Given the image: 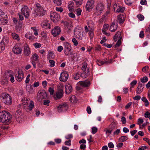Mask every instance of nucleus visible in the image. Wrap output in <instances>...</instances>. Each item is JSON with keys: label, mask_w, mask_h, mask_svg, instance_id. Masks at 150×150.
Masks as SVG:
<instances>
[{"label": "nucleus", "mask_w": 150, "mask_h": 150, "mask_svg": "<svg viewBox=\"0 0 150 150\" xmlns=\"http://www.w3.org/2000/svg\"><path fill=\"white\" fill-rule=\"evenodd\" d=\"M50 18L54 23H56L60 20L59 15L56 12L52 13L50 14Z\"/></svg>", "instance_id": "obj_6"}, {"label": "nucleus", "mask_w": 150, "mask_h": 150, "mask_svg": "<svg viewBox=\"0 0 150 150\" xmlns=\"http://www.w3.org/2000/svg\"><path fill=\"white\" fill-rule=\"evenodd\" d=\"M66 93L68 94H70L72 91V88L71 85L69 84L66 85L65 86Z\"/></svg>", "instance_id": "obj_20"}, {"label": "nucleus", "mask_w": 150, "mask_h": 150, "mask_svg": "<svg viewBox=\"0 0 150 150\" xmlns=\"http://www.w3.org/2000/svg\"><path fill=\"white\" fill-rule=\"evenodd\" d=\"M82 11L81 10L80 8L77 9L76 10V14L78 16L80 15Z\"/></svg>", "instance_id": "obj_54"}, {"label": "nucleus", "mask_w": 150, "mask_h": 150, "mask_svg": "<svg viewBox=\"0 0 150 150\" xmlns=\"http://www.w3.org/2000/svg\"><path fill=\"white\" fill-rule=\"evenodd\" d=\"M74 35H76V38L79 40H82L83 37V35L81 32L76 31H74Z\"/></svg>", "instance_id": "obj_28"}, {"label": "nucleus", "mask_w": 150, "mask_h": 150, "mask_svg": "<svg viewBox=\"0 0 150 150\" xmlns=\"http://www.w3.org/2000/svg\"><path fill=\"white\" fill-rule=\"evenodd\" d=\"M22 49L18 47H14L13 49V52L15 54H18L21 53Z\"/></svg>", "instance_id": "obj_24"}, {"label": "nucleus", "mask_w": 150, "mask_h": 150, "mask_svg": "<svg viewBox=\"0 0 150 150\" xmlns=\"http://www.w3.org/2000/svg\"><path fill=\"white\" fill-rule=\"evenodd\" d=\"M92 133L93 134H95L98 130L97 128L95 127H93L92 128Z\"/></svg>", "instance_id": "obj_48"}, {"label": "nucleus", "mask_w": 150, "mask_h": 150, "mask_svg": "<svg viewBox=\"0 0 150 150\" xmlns=\"http://www.w3.org/2000/svg\"><path fill=\"white\" fill-rule=\"evenodd\" d=\"M1 97L2 99V101L6 105H10L12 104V98L9 94L6 93H3L1 94Z\"/></svg>", "instance_id": "obj_2"}, {"label": "nucleus", "mask_w": 150, "mask_h": 150, "mask_svg": "<svg viewBox=\"0 0 150 150\" xmlns=\"http://www.w3.org/2000/svg\"><path fill=\"white\" fill-rule=\"evenodd\" d=\"M62 23H63L65 28H67L69 30L71 28V25L67 22L62 21Z\"/></svg>", "instance_id": "obj_27"}, {"label": "nucleus", "mask_w": 150, "mask_h": 150, "mask_svg": "<svg viewBox=\"0 0 150 150\" xmlns=\"http://www.w3.org/2000/svg\"><path fill=\"white\" fill-rule=\"evenodd\" d=\"M142 101L144 102L145 105L146 106H148L149 104V103L145 97H143L142 98Z\"/></svg>", "instance_id": "obj_33"}, {"label": "nucleus", "mask_w": 150, "mask_h": 150, "mask_svg": "<svg viewBox=\"0 0 150 150\" xmlns=\"http://www.w3.org/2000/svg\"><path fill=\"white\" fill-rule=\"evenodd\" d=\"M87 66V63H85L82 66V70L83 71H84L85 70H86V68Z\"/></svg>", "instance_id": "obj_46"}, {"label": "nucleus", "mask_w": 150, "mask_h": 150, "mask_svg": "<svg viewBox=\"0 0 150 150\" xmlns=\"http://www.w3.org/2000/svg\"><path fill=\"white\" fill-rule=\"evenodd\" d=\"M6 113V112L5 111H3L0 112V122H2L4 123L6 115L5 113Z\"/></svg>", "instance_id": "obj_23"}, {"label": "nucleus", "mask_w": 150, "mask_h": 150, "mask_svg": "<svg viewBox=\"0 0 150 150\" xmlns=\"http://www.w3.org/2000/svg\"><path fill=\"white\" fill-rule=\"evenodd\" d=\"M125 10V8L123 7H122L120 6H119L118 8H117V9L116 11L118 13L122 12L124 11Z\"/></svg>", "instance_id": "obj_37"}, {"label": "nucleus", "mask_w": 150, "mask_h": 150, "mask_svg": "<svg viewBox=\"0 0 150 150\" xmlns=\"http://www.w3.org/2000/svg\"><path fill=\"white\" fill-rule=\"evenodd\" d=\"M121 121L123 124H125L126 123V119L124 117H122Z\"/></svg>", "instance_id": "obj_60"}, {"label": "nucleus", "mask_w": 150, "mask_h": 150, "mask_svg": "<svg viewBox=\"0 0 150 150\" xmlns=\"http://www.w3.org/2000/svg\"><path fill=\"white\" fill-rule=\"evenodd\" d=\"M1 51L4 50L5 49L4 45V44L2 41H1L0 44V50Z\"/></svg>", "instance_id": "obj_45"}, {"label": "nucleus", "mask_w": 150, "mask_h": 150, "mask_svg": "<svg viewBox=\"0 0 150 150\" xmlns=\"http://www.w3.org/2000/svg\"><path fill=\"white\" fill-rule=\"evenodd\" d=\"M117 123L113 121L109 126L106 131V134H111L116 128Z\"/></svg>", "instance_id": "obj_7"}, {"label": "nucleus", "mask_w": 150, "mask_h": 150, "mask_svg": "<svg viewBox=\"0 0 150 150\" xmlns=\"http://www.w3.org/2000/svg\"><path fill=\"white\" fill-rule=\"evenodd\" d=\"M90 68L88 67L87 69L86 70H85L83 71V73H84V74L87 75V76L89 74L90 72Z\"/></svg>", "instance_id": "obj_43"}, {"label": "nucleus", "mask_w": 150, "mask_h": 150, "mask_svg": "<svg viewBox=\"0 0 150 150\" xmlns=\"http://www.w3.org/2000/svg\"><path fill=\"white\" fill-rule=\"evenodd\" d=\"M149 67L148 66H146L144 67L142 69V71L144 73H146L149 70Z\"/></svg>", "instance_id": "obj_44"}, {"label": "nucleus", "mask_w": 150, "mask_h": 150, "mask_svg": "<svg viewBox=\"0 0 150 150\" xmlns=\"http://www.w3.org/2000/svg\"><path fill=\"white\" fill-rule=\"evenodd\" d=\"M148 80V78L146 76H144L141 79V81L143 83L147 82Z\"/></svg>", "instance_id": "obj_42"}, {"label": "nucleus", "mask_w": 150, "mask_h": 150, "mask_svg": "<svg viewBox=\"0 0 150 150\" xmlns=\"http://www.w3.org/2000/svg\"><path fill=\"white\" fill-rule=\"evenodd\" d=\"M12 37L13 39L17 40L18 41L20 39L19 36L18 35L16 34L15 33H12Z\"/></svg>", "instance_id": "obj_35"}, {"label": "nucleus", "mask_w": 150, "mask_h": 150, "mask_svg": "<svg viewBox=\"0 0 150 150\" xmlns=\"http://www.w3.org/2000/svg\"><path fill=\"white\" fill-rule=\"evenodd\" d=\"M128 139V137L126 136H122L119 139L120 142H122L126 141Z\"/></svg>", "instance_id": "obj_34"}, {"label": "nucleus", "mask_w": 150, "mask_h": 150, "mask_svg": "<svg viewBox=\"0 0 150 150\" xmlns=\"http://www.w3.org/2000/svg\"><path fill=\"white\" fill-rule=\"evenodd\" d=\"M50 102V101L49 100H44L43 104L45 105L48 106L49 105Z\"/></svg>", "instance_id": "obj_53"}, {"label": "nucleus", "mask_w": 150, "mask_h": 150, "mask_svg": "<svg viewBox=\"0 0 150 150\" xmlns=\"http://www.w3.org/2000/svg\"><path fill=\"white\" fill-rule=\"evenodd\" d=\"M81 76L80 74L79 73H77L75 75L74 77V78L76 80H78L79 78Z\"/></svg>", "instance_id": "obj_51"}, {"label": "nucleus", "mask_w": 150, "mask_h": 150, "mask_svg": "<svg viewBox=\"0 0 150 150\" xmlns=\"http://www.w3.org/2000/svg\"><path fill=\"white\" fill-rule=\"evenodd\" d=\"M5 114L4 123L8 125L10 122V121L11 118L12 116L9 112H6Z\"/></svg>", "instance_id": "obj_18"}, {"label": "nucleus", "mask_w": 150, "mask_h": 150, "mask_svg": "<svg viewBox=\"0 0 150 150\" xmlns=\"http://www.w3.org/2000/svg\"><path fill=\"white\" fill-rule=\"evenodd\" d=\"M34 45L35 48H38L40 47L41 46V45L40 43H36L34 44Z\"/></svg>", "instance_id": "obj_59"}, {"label": "nucleus", "mask_w": 150, "mask_h": 150, "mask_svg": "<svg viewBox=\"0 0 150 150\" xmlns=\"http://www.w3.org/2000/svg\"><path fill=\"white\" fill-rule=\"evenodd\" d=\"M15 76L16 80L19 82L21 81L24 78V74L21 71H18V73L16 74Z\"/></svg>", "instance_id": "obj_15"}, {"label": "nucleus", "mask_w": 150, "mask_h": 150, "mask_svg": "<svg viewBox=\"0 0 150 150\" xmlns=\"http://www.w3.org/2000/svg\"><path fill=\"white\" fill-rule=\"evenodd\" d=\"M24 54L25 56H28L30 53V48L27 43H25L24 46Z\"/></svg>", "instance_id": "obj_17"}, {"label": "nucleus", "mask_w": 150, "mask_h": 150, "mask_svg": "<svg viewBox=\"0 0 150 150\" xmlns=\"http://www.w3.org/2000/svg\"><path fill=\"white\" fill-rule=\"evenodd\" d=\"M137 81L136 80H134L132 81L130 83L131 86V87H134V86H135L137 83Z\"/></svg>", "instance_id": "obj_52"}, {"label": "nucleus", "mask_w": 150, "mask_h": 150, "mask_svg": "<svg viewBox=\"0 0 150 150\" xmlns=\"http://www.w3.org/2000/svg\"><path fill=\"white\" fill-rule=\"evenodd\" d=\"M34 107V103L33 101H31L30 103V104L28 106V110L30 111Z\"/></svg>", "instance_id": "obj_30"}, {"label": "nucleus", "mask_w": 150, "mask_h": 150, "mask_svg": "<svg viewBox=\"0 0 150 150\" xmlns=\"http://www.w3.org/2000/svg\"><path fill=\"white\" fill-rule=\"evenodd\" d=\"M82 4V2L81 1H76V5L78 6L79 7L80 5Z\"/></svg>", "instance_id": "obj_58"}, {"label": "nucleus", "mask_w": 150, "mask_h": 150, "mask_svg": "<svg viewBox=\"0 0 150 150\" xmlns=\"http://www.w3.org/2000/svg\"><path fill=\"white\" fill-rule=\"evenodd\" d=\"M47 97V94L45 90H42L37 96V99L40 100L42 99H46Z\"/></svg>", "instance_id": "obj_12"}, {"label": "nucleus", "mask_w": 150, "mask_h": 150, "mask_svg": "<svg viewBox=\"0 0 150 150\" xmlns=\"http://www.w3.org/2000/svg\"><path fill=\"white\" fill-rule=\"evenodd\" d=\"M144 117L146 118H148L150 117V113L147 111L144 114Z\"/></svg>", "instance_id": "obj_62"}, {"label": "nucleus", "mask_w": 150, "mask_h": 150, "mask_svg": "<svg viewBox=\"0 0 150 150\" xmlns=\"http://www.w3.org/2000/svg\"><path fill=\"white\" fill-rule=\"evenodd\" d=\"M69 100L72 103H75L77 101V100L75 96L72 95L69 98Z\"/></svg>", "instance_id": "obj_31"}, {"label": "nucleus", "mask_w": 150, "mask_h": 150, "mask_svg": "<svg viewBox=\"0 0 150 150\" xmlns=\"http://www.w3.org/2000/svg\"><path fill=\"white\" fill-rule=\"evenodd\" d=\"M49 62L50 63V66L51 67H53L54 66L55 62L52 60H50Z\"/></svg>", "instance_id": "obj_49"}, {"label": "nucleus", "mask_w": 150, "mask_h": 150, "mask_svg": "<svg viewBox=\"0 0 150 150\" xmlns=\"http://www.w3.org/2000/svg\"><path fill=\"white\" fill-rule=\"evenodd\" d=\"M68 76L69 75L67 72L65 71L61 73L59 79L60 81L64 82L67 81Z\"/></svg>", "instance_id": "obj_13"}, {"label": "nucleus", "mask_w": 150, "mask_h": 150, "mask_svg": "<svg viewBox=\"0 0 150 150\" xmlns=\"http://www.w3.org/2000/svg\"><path fill=\"white\" fill-rule=\"evenodd\" d=\"M48 91L50 93V94L52 95L53 94L54 91L52 88H51V87H50Z\"/></svg>", "instance_id": "obj_57"}, {"label": "nucleus", "mask_w": 150, "mask_h": 150, "mask_svg": "<svg viewBox=\"0 0 150 150\" xmlns=\"http://www.w3.org/2000/svg\"><path fill=\"white\" fill-rule=\"evenodd\" d=\"M56 10L58 11H59L60 12H62L63 11V8L62 7H56Z\"/></svg>", "instance_id": "obj_61"}, {"label": "nucleus", "mask_w": 150, "mask_h": 150, "mask_svg": "<svg viewBox=\"0 0 150 150\" xmlns=\"http://www.w3.org/2000/svg\"><path fill=\"white\" fill-rule=\"evenodd\" d=\"M8 75V78H10V81L12 83H13L14 81V77L10 73H8L7 75Z\"/></svg>", "instance_id": "obj_36"}, {"label": "nucleus", "mask_w": 150, "mask_h": 150, "mask_svg": "<svg viewBox=\"0 0 150 150\" xmlns=\"http://www.w3.org/2000/svg\"><path fill=\"white\" fill-rule=\"evenodd\" d=\"M64 50H71V48L70 45L67 42H64Z\"/></svg>", "instance_id": "obj_29"}, {"label": "nucleus", "mask_w": 150, "mask_h": 150, "mask_svg": "<svg viewBox=\"0 0 150 150\" xmlns=\"http://www.w3.org/2000/svg\"><path fill=\"white\" fill-rule=\"evenodd\" d=\"M137 17L140 21L143 20L144 19V17L143 15L140 14H138Z\"/></svg>", "instance_id": "obj_47"}, {"label": "nucleus", "mask_w": 150, "mask_h": 150, "mask_svg": "<svg viewBox=\"0 0 150 150\" xmlns=\"http://www.w3.org/2000/svg\"><path fill=\"white\" fill-rule=\"evenodd\" d=\"M72 42L74 44V45L76 46L78 44V42L74 38H73L72 40Z\"/></svg>", "instance_id": "obj_50"}, {"label": "nucleus", "mask_w": 150, "mask_h": 150, "mask_svg": "<svg viewBox=\"0 0 150 150\" xmlns=\"http://www.w3.org/2000/svg\"><path fill=\"white\" fill-rule=\"evenodd\" d=\"M90 84V82L89 81H81L79 82V85L83 87H86L89 86Z\"/></svg>", "instance_id": "obj_21"}, {"label": "nucleus", "mask_w": 150, "mask_h": 150, "mask_svg": "<svg viewBox=\"0 0 150 150\" xmlns=\"http://www.w3.org/2000/svg\"><path fill=\"white\" fill-rule=\"evenodd\" d=\"M54 2L57 6H60L62 4V0H54Z\"/></svg>", "instance_id": "obj_39"}, {"label": "nucleus", "mask_w": 150, "mask_h": 150, "mask_svg": "<svg viewBox=\"0 0 150 150\" xmlns=\"http://www.w3.org/2000/svg\"><path fill=\"white\" fill-rule=\"evenodd\" d=\"M143 122V120L141 118H139L138 120V124L140 125L141 124H142Z\"/></svg>", "instance_id": "obj_64"}, {"label": "nucleus", "mask_w": 150, "mask_h": 150, "mask_svg": "<svg viewBox=\"0 0 150 150\" xmlns=\"http://www.w3.org/2000/svg\"><path fill=\"white\" fill-rule=\"evenodd\" d=\"M22 115V112L21 109H19L16 111L14 116L17 122H20L21 121L23 117Z\"/></svg>", "instance_id": "obj_5"}, {"label": "nucleus", "mask_w": 150, "mask_h": 150, "mask_svg": "<svg viewBox=\"0 0 150 150\" xmlns=\"http://www.w3.org/2000/svg\"><path fill=\"white\" fill-rule=\"evenodd\" d=\"M94 0H88L86 6V9L89 11L94 7Z\"/></svg>", "instance_id": "obj_11"}, {"label": "nucleus", "mask_w": 150, "mask_h": 150, "mask_svg": "<svg viewBox=\"0 0 150 150\" xmlns=\"http://www.w3.org/2000/svg\"><path fill=\"white\" fill-rule=\"evenodd\" d=\"M144 140L146 141L147 142L148 144L150 145V141L149 139L145 137L143 138Z\"/></svg>", "instance_id": "obj_63"}, {"label": "nucleus", "mask_w": 150, "mask_h": 150, "mask_svg": "<svg viewBox=\"0 0 150 150\" xmlns=\"http://www.w3.org/2000/svg\"><path fill=\"white\" fill-rule=\"evenodd\" d=\"M64 91L62 89H60L54 95V97L56 100L61 99L63 96Z\"/></svg>", "instance_id": "obj_10"}, {"label": "nucleus", "mask_w": 150, "mask_h": 150, "mask_svg": "<svg viewBox=\"0 0 150 150\" xmlns=\"http://www.w3.org/2000/svg\"><path fill=\"white\" fill-rule=\"evenodd\" d=\"M117 27V23L116 22L114 21L110 26V30L112 32H114L116 30Z\"/></svg>", "instance_id": "obj_19"}, {"label": "nucleus", "mask_w": 150, "mask_h": 150, "mask_svg": "<svg viewBox=\"0 0 150 150\" xmlns=\"http://www.w3.org/2000/svg\"><path fill=\"white\" fill-rule=\"evenodd\" d=\"M144 87V85L139 82L137 88V94H140L143 91Z\"/></svg>", "instance_id": "obj_16"}, {"label": "nucleus", "mask_w": 150, "mask_h": 150, "mask_svg": "<svg viewBox=\"0 0 150 150\" xmlns=\"http://www.w3.org/2000/svg\"><path fill=\"white\" fill-rule=\"evenodd\" d=\"M120 129H118L116 130V131L113 132V134L114 135H118L120 132Z\"/></svg>", "instance_id": "obj_55"}, {"label": "nucleus", "mask_w": 150, "mask_h": 150, "mask_svg": "<svg viewBox=\"0 0 150 150\" xmlns=\"http://www.w3.org/2000/svg\"><path fill=\"white\" fill-rule=\"evenodd\" d=\"M104 9V6L101 3L98 4L95 10V14L97 16L100 15Z\"/></svg>", "instance_id": "obj_4"}, {"label": "nucleus", "mask_w": 150, "mask_h": 150, "mask_svg": "<svg viewBox=\"0 0 150 150\" xmlns=\"http://www.w3.org/2000/svg\"><path fill=\"white\" fill-rule=\"evenodd\" d=\"M68 8L69 11H73L74 10V3L73 2L70 1L69 3L68 6Z\"/></svg>", "instance_id": "obj_25"}, {"label": "nucleus", "mask_w": 150, "mask_h": 150, "mask_svg": "<svg viewBox=\"0 0 150 150\" xmlns=\"http://www.w3.org/2000/svg\"><path fill=\"white\" fill-rule=\"evenodd\" d=\"M125 17L122 14H120L117 16V22L120 24H122L125 21Z\"/></svg>", "instance_id": "obj_22"}, {"label": "nucleus", "mask_w": 150, "mask_h": 150, "mask_svg": "<svg viewBox=\"0 0 150 150\" xmlns=\"http://www.w3.org/2000/svg\"><path fill=\"white\" fill-rule=\"evenodd\" d=\"M25 36L26 38H28L30 40H33V35L30 32L27 33L25 35Z\"/></svg>", "instance_id": "obj_32"}, {"label": "nucleus", "mask_w": 150, "mask_h": 150, "mask_svg": "<svg viewBox=\"0 0 150 150\" xmlns=\"http://www.w3.org/2000/svg\"><path fill=\"white\" fill-rule=\"evenodd\" d=\"M96 62L99 66H101L104 64V60L102 61L97 59L96 60Z\"/></svg>", "instance_id": "obj_40"}, {"label": "nucleus", "mask_w": 150, "mask_h": 150, "mask_svg": "<svg viewBox=\"0 0 150 150\" xmlns=\"http://www.w3.org/2000/svg\"><path fill=\"white\" fill-rule=\"evenodd\" d=\"M21 14L23 15L25 18H28L29 17L30 13L29 9L26 6H24L21 10Z\"/></svg>", "instance_id": "obj_8"}, {"label": "nucleus", "mask_w": 150, "mask_h": 150, "mask_svg": "<svg viewBox=\"0 0 150 150\" xmlns=\"http://www.w3.org/2000/svg\"><path fill=\"white\" fill-rule=\"evenodd\" d=\"M71 50H64V53L66 56H69L72 54V53L70 52Z\"/></svg>", "instance_id": "obj_41"}, {"label": "nucleus", "mask_w": 150, "mask_h": 150, "mask_svg": "<svg viewBox=\"0 0 150 150\" xmlns=\"http://www.w3.org/2000/svg\"><path fill=\"white\" fill-rule=\"evenodd\" d=\"M48 21L46 20L45 21L43 22L42 23V25L43 28H50V24L48 23Z\"/></svg>", "instance_id": "obj_26"}, {"label": "nucleus", "mask_w": 150, "mask_h": 150, "mask_svg": "<svg viewBox=\"0 0 150 150\" xmlns=\"http://www.w3.org/2000/svg\"><path fill=\"white\" fill-rule=\"evenodd\" d=\"M121 32L120 31H118L114 35L113 38V40L114 41H116L118 38H119L116 44L115 45V48H117L119 47L121 44V39L122 37L121 36Z\"/></svg>", "instance_id": "obj_3"}, {"label": "nucleus", "mask_w": 150, "mask_h": 150, "mask_svg": "<svg viewBox=\"0 0 150 150\" xmlns=\"http://www.w3.org/2000/svg\"><path fill=\"white\" fill-rule=\"evenodd\" d=\"M68 105L67 103L64 102L61 105H59L57 107V110L59 112L66 111L68 109Z\"/></svg>", "instance_id": "obj_9"}, {"label": "nucleus", "mask_w": 150, "mask_h": 150, "mask_svg": "<svg viewBox=\"0 0 150 150\" xmlns=\"http://www.w3.org/2000/svg\"><path fill=\"white\" fill-rule=\"evenodd\" d=\"M112 59H111L110 60L107 61H105L104 60V64H111L112 63Z\"/></svg>", "instance_id": "obj_56"}, {"label": "nucleus", "mask_w": 150, "mask_h": 150, "mask_svg": "<svg viewBox=\"0 0 150 150\" xmlns=\"http://www.w3.org/2000/svg\"><path fill=\"white\" fill-rule=\"evenodd\" d=\"M36 7L35 8L33 13L34 16L37 17L38 16H41L45 15L46 11L41 5L38 3L36 4Z\"/></svg>", "instance_id": "obj_1"}, {"label": "nucleus", "mask_w": 150, "mask_h": 150, "mask_svg": "<svg viewBox=\"0 0 150 150\" xmlns=\"http://www.w3.org/2000/svg\"><path fill=\"white\" fill-rule=\"evenodd\" d=\"M32 58H33V61H36L38 59V56L37 54L35 53L32 55Z\"/></svg>", "instance_id": "obj_38"}, {"label": "nucleus", "mask_w": 150, "mask_h": 150, "mask_svg": "<svg viewBox=\"0 0 150 150\" xmlns=\"http://www.w3.org/2000/svg\"><path fill=\"white\" fill-rule=\"evenodd\" d=\"M61 31L60 28L59 26H55L52 30V33L54 37L58 35Z\"/></svg>", "instance_id": "obj_14"}]
</instances>
